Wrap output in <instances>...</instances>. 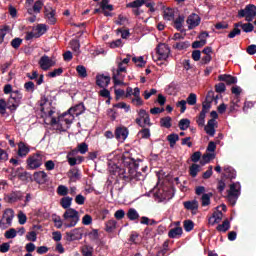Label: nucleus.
<instances>
[{"instance_id":"f257e3e1","label":"nucleus","mask_w":256,"mask_h":256,"mask_svg":"<svg viewBox=\"0 0 256 256\" xmlns=\"http://www.w3.org/2000/svg\"><path fill=\"white\" fill-rule=\"evenodd\" d=\"M73 202V198L66 196L60 200V205L66 211L63 214L64 219V227L66 229H71V227H75L77 223H79V212L71 207V203Z\"/></svg>"},{"instance_id":"f03ea898","label":"nucleus","mask_w":256,"mask_h":256,"mask_svg":"<svg viewBox=\"0 0 256 256\" xmlns=\"http://www.w3.org/2000/svg\"><path fill=\"white\" fill-rule=\"evenodd\" d=\"M122 163L128 169V176H124L125 181H143L145 179V176L137 171L139 169V160L123 156Z\"/></svg>"},{"instance_id":"7ed1b4c3","label":"nucleus","mask_w":256,"mask_h":256,"mask_svg":"<svg viewBox=\"0 0 256 256\" xmlns=\"http://www.w3.org/2000/svg\"><path fill=\"white\" fill-rule=\"evenodd\" d=\"M238 19H245L248 23H251L256 17V6L254 4H248L244 9H240L237 14Z\"/></svg>"},{"instance_id":"20e7f679","label":"nucleus","mask_w":256,"mask_h":256,"mask_svg":"<svg viewBox=\"0 0 256 256\" xmlns=\"http://www.w3.org/2000/svg\"><path fill=\"white\" fill-rule=\"evenodd\" d=\"M44 160H45V156L41 154V152L34 153L27 158L26 169H30V170L39 169V167L43 165Z\"/></svg>"},{"instance_id":"39448f33","label":"nucleus","mask_w":256,"mask_h":256,"mask_svg":"<svg viewBox=\"0 0 256 256\" xmlns=\"http://www.w3.org/2000/svg\"><path fill=\"white\" fill-rule=\"evenodd\" d=\"M241 195V184L239 182L230 184V189L228 190L227 199L230 205H235L237 200Z\"/></svg>"},{"instance_id":"423d86ee","label":"nucleus","mask_w":256,"mask_h":256,"mask_svg":"<svg viewBox=\"0 0 256 256\" xmlns=\"http://www.w3.org/2000/svg\"><path fill=\"white\" fill-rule=\"evenodd\" d=\"M138 117L135 119L136 125L138 127H151L153 123H151V116L149 115V112L145 109H140L137 111Z\"/></svg>"},{"instance_id":"0eeeda50","label":"nucleus","mask_w":256,"mask_h":256,"mask_svg":"<svg viewBox=\"0 0 256 256\" xmlns=\"http://www.w3.org/2000/svg\"><path fill=\"white\" fill-rule=\"evenodd\" d=\"M170 54L171 48H169L167 44L160 43L156 47V59H154V61H167V59H169Z\"/></svg>"},{"instance_id":"6e6552de","label":"nucleus","mask_w":256,"mask_h":256,"mask_svg":"<svg viewBox=\"0 0 256 256\" xmlns=\"http://www.w3.org/2000/svg\"><path fill=\"white\" fill-rule=\"evenodd\" d=\"M121 73H127V68L123 66V62L118 63V68L116 70V73H113L112 79H113L114 85H125V82H123V79H125V76H123Z\"/></svg>"},{"instance_id":"1a4fd4ad","label":"nucleus","mask_w":256,"mask_h":256,"mask_svg":"<svg viewBox=\"0 0 256 256\" xmlns=\"http://www.w3.org/2000/svg\"><path fill=\"white\" fill-rule=\"evenodd\" d=\"M15 217V211L11 208H7L4 210L2 215V219L0 220V227H5V225L11 226L13 223V219Z\"/></svg>"},{"instance_id":"9d476101","label":"nucleus","mask_w":256,"mask_h":256,"mask_svg":"<svg viewBox=\"0 0 256 256\" xmlns=\"http://www.w3.org/2000/svg\"><path fill=\"white\" fill-rule=\"evenodd\" d=\"M255 29V26L251 22L248 23H242L238 22L234 24L233 30L230 31V33H241V31H244V33H251Z\"/></svg>"},{"instance_id":"9b49d317","label":"nucleus","mask_w":256,"mask_h":256,"mask_svg":"<svg viewBox=\"0 0 256 256\" xmlns=\"http://www.w3.org/2000/svg\"><path fill=\"white\" fill-rule=\"evenodd\" d=\"M66 241L68 243H71L72 241H79L83 239V229L81 228H75L71 230L70 232H66L65 236Z\"/></svg>"},{"instance_id":"f8f14e48","label":"nucleus","mask_w":256,"mask_h":256,"mask_svg":"<svg viewBox=\"0 0 256 256\" xmlns=\"http://www.w3.org/2000/svg\"><path fill=\"white\" fill-rule=\"evenodd\" d=\"M186 24L189 31H191V29L199 27V25H201V16H199V14L196 13L190 14L186 19Z\"/></svg>"},{"instance_id":"ddd939ff","label":"nucleus","mask_w":256,"mask_h":256,"mask_svg":"<svg viewBox=\"0 0 256 256\" xmlns=\"http://www.w3.org/2000/svg\"><path fill=\"white\" fill-rule=\"evenodd\" d=\"M111 84V76L105 74H97L96 75V85L100 87V89H105L109 87Z\"/></svg>"},{"instance_id":"4468645a","label":"nucleus","mask_w":256,"mask_h":256,"mask_svg":"<svg viewBox=\"0 0 256 256\" xmlns=\"http://www.w3.org/2000/svg\"><path fill=\"white\" fill-rule=\"evenodd\" d=\"M39 65L43 71H49V69H51V67H54L55 61H53V59L49 58V56L44 55L40 58Z\"/></svg>"},{"instance_id":"2eb2a0df","label":"nucleus","mask_w":256,"mask_h":256,"mask_svg":"<svg viewBox=\"0 0 256 256\" xmlns=\"http://www.w3.org/2000/svg\"><path fill=\"white\" fill-rule=\"evenodd\" d=\"M172 26L174 29H176V31H180V33L187 31L185 29V15L181 14L176 19H174Z\"/></svg>"},{"instance_id":"dca6fc26","label":"nucleus","mask_w":256,"mask_h":256,"mask_svg":"<svg viewBox=\"0 0 256 256\" xmlns=\"http://www.w3.org/2000/svg\"><path fill=\"white\" fill-rule=\"evenodd\" d=\"M83 39V34H80L79 36L70 41V47L72 51H74V53H77V55L81 53V43L83 42Z\"/></svg>"},{"instance_id":"f3484780","label":"nucleus","mask_w":256,"mask_h":256,"mask_svg":"<svg viewBox=\"0 0 256 256\" xmlns=\"http://www.w3.org/2000/svg\"><path fill=\"white\" fill-rule=\"evenodd\" d=\"M207 37H209V33H200L198 39L192 43V49H201V47H205L207 45Z\"/></svg>"},{"instance_id":"a211bd4d","label":"nucleus","mask_w":256,"mask_h":256,"mask_svg":"<svg viewBox=\"0 0 256 256\" xmlns=\"http://www.w3.org/2000/svg\"><path fill=\"white\" fill-rule=\"evenodd\" d=\"M129 135L127 127H117L114 132V137L117 141H125Z\"/></svg>"},{"instance_id":"6ab92c4d","label":"nucleus","mask_w":256,"mask_h":256,"mask_svg":"<svg viewBox=\"0 0 256 256\" xmlns=\"http://www.w3.org/2000/svg\"><path fill=\"white\" fill-rule=\"evenodd\" d=\"M184 209L187 211H191L192 215H197V211L199 210V201L197 200H190L183 202Z\"/></svg>"},{"instance_id":"aec40b11","label":"nucleus","mask_w":256,"mask_h":256,"mask_svg":"<svg viewBox=\"0 0 256 256\" xmlns=\"http://www.w3.org/2000/svg\"><path fill=\"white\" fill-rule=\"evenodd\" d=\"M160 9H163V18L165 21H174L175 20V10L173 8H165L163 4H160Z\"/></svg>"},{"instance_id":"412c9836","label":"nucleus","mask_w":256,"mask_h":256,"mask_svg":"<svg viewBox=\"0 0 256 256\" xmlns=\"http://www.w3.org/2000/svg\"><path fill=\"white\" fill-rule=\"evenodd\" d=\"M33 177H34V181H36L38 185H45V183L49 181V176H47L45 171L35 172Z\"/></svg>"},{"instance_id":"4be33fe9","label":"nucleus","mask_w":256,"mask_h":256,"mask_svg":"<svg viewBox=\"0 0 256 256\" xmlns=\"http://www.w3.org/2000/svg\"><path fill=\"white\" fill-rule=\"evenodd\" d=\"M23 199V192L21 191H12L6 196L7 203H17Z\"/></svg>"},{"instance_id":"5701e85b","label":"nucleus","mask_w":256,"mask_h":256,"mask_svg":"<svg viewBox=\"0 0 256 256\" xmlns=\"http://www.w3.org/2000/svg\"><path fill=\"white\" fill-rule=\"evenodd\" d=\"M70 183H77L81 179V171L78 168H72L68 171Z\"/></svg>"},{"instance_id":"b1692460","label":"nucleus","mask_w":256,"mask_h":256,"mask_svg":"<svg viewBox=\"0 0 256 256\" xmlns=\"http://www.w3.org/2000/svg\"><path fill=\"white\" fill-rule=\"evenodd\" d=\"M84 111H85V105H83V103H80L68 109L66 113L67 115H70V117H73V115H76V117H78V115H81V113H83Z\"/></svg>"},{"instance_id":"393cba45","label":"nucleus","mask_w":256,"mask_h":256,"mask_svg":"<svg viewBox=\"0 0 256 256\" xmlns=\"http://www.w3.org/2000/svg\"><path fill=\"white\" fill-rule=\"evenodd\" d=\"M218 81H223L228 85H235V83H237V77L229 74H222L218 76Z\"/></svg>"},{"instance_id":"a878e982","label":"nucleus","mask_w":256,"mask_h":256,"mask_svg":"<svg viewBox=\"0 0 256 256\" xmlns=\"http://www.w3.org/2000/svg\"><path fill=\"white\" fill-rule=\"evenodd\" d=\"M41 9H43V1L38 0L34 3L33 7L27 8V13L29 15H35L41 13Z\"/></svg>"},{"instance_id":"bb28decb","label":"nucleus","mask_w":256,"mask_h":256,"mask_svg":"<svg viewBox=\"0 0 256 256\" xmlns=\"http://www.w3.org/2000/svg\"><path fill=\"white\" fill-rule=\"evenodd\" d=\"M204 131L210 137H215V120L214 119L208 120L207 125L204 126Z\"/></svg>"},{"instance_id":"cd10ccee","label":"nucleus","mask_w":256,"mask_h":256,"mask_svg":"<svg viewBox=\"0 0 256 256\" xmlns=\"http://www.w3.org/2000/svg\"><path fill=\"white\" fill-rule=\"evenodd\" d=\"M31 151V148L24 142H20L18 144V157H25L26 155H29V152Z\"/></svg>"},{"instance_id":"c85d7f7f","label":"nucleus","mask_w":256,"mask_h":256,"mask_svg":"<svg viewBox=\"0 0 256 256\" xmlns=\"http://www.w3.org/2000/svg\"><path fill=\"white\" fill-rule=\"evenodd\" d=\"M115 229H117V221L115 219L105 222L104 231H106V233H115Z\"/></svg>"},{"instance_id":"c756f323","label":"nucleus","mask_w":256,"mask_h":256,"mask_svg":"<svg viewBox=\"0 0 256 256\" xmlns=\"http://www.w3.org/2000/svg\"><path fill=\"white\" fill-rule=\"evenodd\" d=\"M183 235V228L181 227H175L169 230L168 237L170 239H179Z\"/></svg>"},{"instance_id":"7c9ffc66","label":"nucleus","mask_w":256,"mask_h":256,"mask_svg":"<svg viewBox=\"0 0 256 256\" xmlns=\"http://www.w3.org/2000/svg\"><path fill=\"white\" fill-rule=\"evenodd\" d=\"M23 171V168H18L16 171V175L20 181H29L31 179V173L24 171V172H19Z\"/></svg>"},{"instance_id":"2f4dec72","label":"nucleus","mask_w":256,"mask_h":256,"mask_svg":"<svg viewBox=\"0 0 256 256\" xmlns=\"http://www.w3.org/2000/svg\"><path fill=\"white\" fill-rule=\"evenodd\" d=\"M224 172H225V177H227V179L233 180L237 177V172L231 166H225Z\"/></svg>"},{"instance_id":"473e14b6","label":"nucleus","mask_w":256,"mask_h":256,"mask_svg":"<svg viewBox=\"0 0 256 256\" xmlns=\"http://www.w3.org/2000/svg\"><path fill=\"white\" fill-rule=\"evenodd\" d=\"M217 231L222 232V233H227L229 229H231V222H229L228 219L224 220L222 224H219L216 227Z\"/></svg>"},{"instance_id":"72a5a7b5","label":"nucleus","mask_w":256,"mask_h":256,"mask_svg":"<svg viewBox=\"0 0 256 256\" xmlns=\"http://www.w3.org/2000/svg\"><path fill=\"white\" fill-rule=\"evenodd\" d=\"M213 197V193H204L201 197V205L202 207H208L211 205V198Z\"/></svg>"},{"instance_id":"f704fd0d","label":"nucleus","mask_w":256,"mask_h":256,"mask_svg":"<svg viewBox=\"0 0 256 256\" xmlns=\"http://www.w3.org/2000/svg\"><path fill=\"white\" fill-rule=\"evenodd\" d=\"M215 159V153H205L202 156V160L200 161V165H207V163H211Z\"/></svg>"},{"instance_id":"c9c22d12","label":"nucleus","mask_w":256,"mask_h":256,"mask_svg":"<svg viewBox=\"0 0 256 256\" xmlns=\"http://www.w3.org/2000/svg\"><path fill=\"white\" fill-rule=\"evenodd\" d=\"M190 126H191V120L187 118L181 119L178 123V127L180 131H187V129H189Z\"/></svg>"},{"instance_id":"e433bc0d","label":"nucleus","mask_w":256,"mask_h":256,"mask_svg":"<svg viewBox=\"0 0 256 256\" xmlns=\"http://www.w3.org/2000/svg\"><path fill=\"white\" fill-rule=\"evenodd\" d=\"M126 217H128L129 221H137L139 219V212L135 208H130L126 213Z\"/></svg>"},{"instance_id":"4c0bfd02","label":"nucleus","mask_w":256,"mask_h":256,"mask_svg":"<svg viewBox=\"0 0 256 256\" xmlns=\"http://www.w3.org/2000/svg\"><path fill=\"white\" fill-rule=\"evenodd\" d=\"M36 31L37 33H47V25L38 24L36 27H33L31 30H26L25 33H33Z\"/></svg>"},{"instance_id":"58836bf2","label":"nucleus","mask_w":256,"mask_h":256,"mask_svg":"<svg viewBox=\"0 0 256 256\" xmlns=\"http://www.w3.org/2000/svg\"><path fill=\"white\" fill-rule=\"evenodd\" d=\"M149 0H134L126 5L130 9H139L142 5H145V2Z\"/></svg>"},{"instance_id":"ea45409f","label":"nucleus","mask_w":256,"mask_h":256,"mask_svg":"<svg viewBox=\"0 0 256 256\" xmlns=\"http://www.w3.org/2000/svg\"><path fill=\"white\" fill-rule=\"evenodd\" d=\"M67 117V112H64L62 115L58 116V119L55 117L51 118L50 125L53 127L55 125H58V127H61V121Z\"/></svg>"},{"instance_id":"a19ab883","label":"nucleus","mask_w":256,"mask_h":256,"mask_svg":"<svg viewBox=\"0 0 256 256\" xmlns=\"http://www.w3.org/2000/svg\"><path fill=\"white\" fill-rule=\"evenodd\" d=\"M172 121H173V119L171 118V116H166V117L161 118L160 119L161 127H165V129H171Z\"/></svg>"},{"instance_id":"79ce46f5","label":"nucleus","mask_w":256,"mask_h":256,"mask_svg":"<svg viewBox=\"0 0 256 256\" xmlns=\"http://www.w3.org/2000/svg\"><path fill=\"white\" fill-rule=\"evenodd\" d=\"M167 141L170 143L171 149L177 145V141H179V135L176 133H172L167 136Z\"/></svg>"},{"instance_id":"37998d69","label":"nucleus","mask_w":256,"mask_h":256,"mask_svg":"<svg viewBox=\"0 0 256 256\" xmlns=\"http://www.w3.org/2000/svg\"><path fill=\"white\" fill-rule=\"evenodd\" d=\"M201 171V166L199 164H192L189 168V175L190 177H197V174Z\"/></svg>"},{"instance_id":"c03bdc74","label":"nucleus","mask_w":256,"mask_h":256,"mask_svg":"<svg viewBox=\"0 0 256 256\" xmlns=\"http://www.w3.org/2000/svg\"><path fill=\"white\" fill-rule=\"evenodd\" d=\"M138 137H140V139H149V137H151V130L149 128L142 127L138 132Z\"/></svg>"},{"instance_id":"a18cd8bd","label":"nucleus","mask_w":256,"mask_h":256,"mask_svg":"<svg viewBox=\"0 0 256 256\" xmlns=\"http://www.w3.org/2000/svg\"><path fill=\"white\" fill-rule=\"evenodd\" d=\"M10 98L21 105V99H23V94L21 93V91L15 90L11 93Z\"/></svg>"},{"instance_id":"49530a36","label":"nucleus","mask_w":256,"mask_h":256,"mask_svg":"<svg viewBox=\"0 0 256 256\" xmlns=\"http://www.w3.org/2000/svg\"><path fill=\"white\" fill-rule=\"evenodd\" d=\"M19 103H17L13 98H9L7 102V109L10 111H17V107H19Z\"/></svg>"},{"instance_id":"de8ad7c7","label":"nucleus","mask_w":256,"mask_h":256,"mask_svg":"<svg viewBox=\"0 0 256 256\" xmlns=\"http://www.w3.org/2000/svg\"><path fill=\"white\" fill-rule=\"evenodd\" d=\"M132 61L138 67H144L145 65H147V61L144 60L143 56L133 57Z\"/></svg>"},{"instance_id":"09e8293b","label":"nucleus","mask_w":256,"mask_h":256,"mask_svg":"<svg viewBox=\"0 0 256 256\" xmlns=\"http://www.w3.org/2000/svg\"><path fill=\"white\" fill-rule=\"evenodd\" d=\"M183 224H184V230L187 233H190V231H193V229L195 228V223L192 220H185Z\"/></svg>"},{"instance_id":"8fccbe9b","label":"nucleus","mask_w":256,"mask_h":256,"mask_svg":"<svg viewBox=\"0 0 256 256\" xmlns=\"http://www.w3.org/2000/svg\"><path fill=\"white\" fill-rule=\"evenodd\" d=\"M57 193L61 197H66V195H69V188H67L65 185H60L57 188Z\"/></svg>"},{"instance_id":"3c124183","label":"nucleus","mask_w":256,"mask_h":256,"mask_svg":"<svg viewBox=\"0 0 256 256\" xmlns=\"http://www.w3.org/2000/svg\"><path fill=\"white\" fill-rule=\"evenodd\" d=\"M186 103H188V105H197V94L195 93H190L186 99Z\"/></svg>"},{"instance_id":"603ef678","label":"nucleus","mask_w":256,"mask_h":256,"mask_svg":"<svg viewBox=\"0 0 256 256\" xmlns=\"http://www.w3.org/2000/svg\"><path fill=\"white\" fill-rule=\"evenodd\" d=\"M114 108L116 109H125L126 113H129L131 111V106L127 105L125 102H119L113 105Z\"/></svg>"},{"instance_id":"864d4df0","label":"nucleus","mask_w":256,"mask_h":256,"mask_svg":"<svg viewBox=\"0 0 256 256\" xmlns=\"http://www.w3.org/2000/svg\"><path fill=\"white\" fill-rule=\"evenodd\" d=\"M4 237L6 239H15L17 237V230L15 228H11L4 233Z\"/></svg>"},{"instance_id":"5fc2aeb1","label":"nucleus","mask_w":256,"mask_h":256,"mask_svg":"<svg viewBox=\"0 0 256 256\" xmlns=\"http://www.w3.org/2000/svg\"><path fill=\"white\" fill-rule=\"evenodd\" d=\"M205 117H207V114L200 112L199 116L196 118L198 127H205Z\"/></svg>"},{"instance_id":"6e6d98bb","label":"nucleus","mask_w":256,"mask_h":256,"mask_svg":"<svg viewBox=\"0 0 256 256\" xmlns=\"http://www.w3.org/2000/svg\"><path fill=\"white\" fill-rule=\"evenodd\" d=\"M77 150H78V153H81V155H85V153H87V151H89V145H87V143H85V142L80 143L77 146Z\"/></svg>"},{"instance_id":"4d7b16f0","label":"nucleus","mask_w":256,"mask_h":256,"mask_svg":"<svg viewBox=\"0 0 256 256\" xmlns=\"http://www.w3.org/2000/svg\"><path fill=\"white\" fill-rule=\"evenodd\" d=\"M46 17L50 25H55V23H57V19L55 18V10H51L50 12L46 13Z\"/></svg>"},{"instance_id":"13d9d810","label":"nucleus","mask_w":256,"mask_h":256,"mask_svg":"<svg viewBox=\"0 0 256 256\" xmlns=\"http://www.w3.org/2000/svg\"><path fill=\"white\" fill-rule=\"evenodd\" d=\"M116 25H122L123 27H126V25H129V19L123 15H119L118 19L116 20Z\"/></svg>"},{"instance_id":"bf43d9fd","label":"nucleus","mask_w":256,"mask_h":256,"mask_svg":"<svg viewBox=\"0 0 256 256\" xmlns=\"http://www.w3.org/2000/svg\"><path fill=\"white\" fill-rule=\"evenodd\" d=\"M76 71H77L79 77H83V78L87 77V68H85V66L78 65L76 67Z\"/></svg>"},{"instance_id":"052dcab7","label":"nucleus","mask_w":256,"mask_h":256,"mask_svg":"<svg viewBox=\"0 0 256 256\" xmlns=\"http://www.w3.org/2000/svg\"><path fill=\"white\" fill-rule=\"evenodd\" d=\"M176 107L180 109V113H185L187 111V101L186 100H181L176 103Z\"/></svg>"},{"instance_id":"680f3d73","label":"nucleus","mask_w":256,"mask_h":256,"mask_svg":"<svg viewBox=\"0 0 256 256\" xmlns=\"http://www.w3.org/2000/svg\"><path fill=\"white\" fill-rule=\"evenodd\" d=\"M82 255L83 256H93V247L89 245H85L82 247Z\"/></svg>"},{"instance_id":"e2e57ef3","label":"nucleus","mask_w":256,"mask_h":256,"mask_svg":"<svg viewBox=\"0 0 256 256\" xmlns=\"http://www.w3.org/2000/svg\"><path fill=\"white\" fill-rule=\"evenodd\" d=\"M24 89L27 93H33L35 91V83L33 81H28L24 84Z\"/></svg>"},{"instance_id":"0e129e2a","label":"nucleus","mask_w":256,"mask_h":256,"mask_svg":"<svg viewBox=\"0 0 256 256\" xmlns=\"http://www.w3.org/2000/svg\"><path fill=\"white\" fill-rule=\"evenodd\" d=\"M231 91H232L233 95H236L234 100L239 102L240 101L239 100V95H241V91H242L241 87L234 86V87H232Z\"/></svg>"},{"instance_id":"69168bd1","label":"nucleus","mask_w":256,"mask_h":256,"mask_svg":"<svg viewBox=\"0 0 256 256\" xmlns=\"http://www.w3.org/2000/svg\"><path fill=\"white\" fill-rule=\"evenodd\" d=\"M60 75H63V68L54 69L52 72L48 73V77H59Z\"/></svg>"},{"instance_id":"338daca9","label":"nucleus","mask_w":256,"mask_h":256,"mask_svg":"<svg viewBox=\"0 0 256 256\" xmlns=\"http://www.w3.org/2000/svg\"><path fill=\"white\" fill-rule=\"evenodd\" d=\"M191 161L192 163H199L201 161V151H196L191 155Z\"/></svg>"},{"instance_id":"774afa93","label":"nucleus","mask_w":256,"mask_h":256,"mask_svg":"<svg viewBox=\"0 0 256 256\" xmlns=\"http://www.w3.org/2000/svg\"><path fill=\"white\" fill-rule=\"evenodd\" d=\"M21 43H23V39H21V38H14L11 41V45H12L13 49H19V47H21Z\"/></svg>"}]
</instances>
